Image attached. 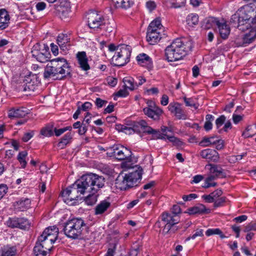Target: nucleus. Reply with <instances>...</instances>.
<instances>
[{"instance_id":"obj_1","label":"nucleus","mask_w":256,"mask_h":256,"mask_svg":"<svg viewBox=\"0 0 256 256\" xmlns=\"http://www.w3.org/2000/svg\"><path fill=\"white\" fill-rule=\"evenodd\" d=\"M105 179L102 176L90 173L83 175L80 180L76 182V188H78L81 194L89 193L84 199L88 205L92 206L97 201V192L104 185Z\"/></svg>"},{"instance_id":"obj_2","label":"nucleus","mask_w":256,"mask_h":256,"mask_svg":"<svg viewBox=\"0 0 256 256\" xmlns=\"http://www.w3.org/2000/svg\"><path fill=\"white\" fill-rule=\"evenodd\" d=\"M70 66L64 58H57L50 60L44 68V78L48 79L55 77L54 79L62 80L71 78Z\"/></svg>"},{"instance_id":"obj_3","label":"nucleus","mask_w":256,"mask_h":256,"mask_svg":"<svg viewBox=\"0 0 256 256\" xmlns=\"http://www.w3.org/2000/svg\"><path fill=\"white\" fill-rule=\"evenodd\" d=\"M136 169L124 176L120 174L115 180L116 186L120 190H126L127 188L137 186L136 182L140 180L142 176V168L136 166Z\"/></svg>"},{"instance_id":"obj_4","label":"nucleus","mask_w":256,"mask_h":256,"mask_svg":"<svg viewBox=\"0 0 256 256\" xmlns=\"http://www.w3.org/2000/svg\"><path fill=\"white\" fill-rule=\"evenodd\" d=\"M86 224L81 218H74L68 220L64 226L63 230L68 238L73 240L80 238L83 235Z\"/></svg>"},{"instance_id":"obj_5","label":"nucleus","mask_w":256,"mask_h":256,"mask_svg":"<svg viewBox=\"0 0 256 256\" xmlns=\"http://www.w3.org/2000/svg\"><path fill=\"white\" fill-rule=\"evenodd\" d=\"M186 48L180 38L175 39L165 50V54L168 62H174L181 59L186 54Z\"/></svg>"},{"instance_id":"obj_6","label":"nucleus","mask_w":256,"mask_h":256,"mask_svg":"<svg viewBox=\"0 0 256 256\" xmlns=\"http://www.w3.org/2000/svg\"><path fill=\"white\" fill-rule=\"evenodd\" d=\"M108 152L110 156H114L118 160H126L123 162L122 166L127 168L130 167V164H128L132 161V152L120 144L114 145L108 149Z\"/></svg>"},{"instance_id":"obj_7","label":"nucleus","mask_w":256,"mask_h":256,"mask_svg":"<svg viewBox=\"0 0 256 256\" xmlns=\"http://www.w3.org/2000/svg\"><path fill=\"white\" fill-rule=\"evenodd\" d=\"M40 84L38 77L36 74H30L25 76L22 84L20 86V89L22 90L26 95H30L34 92Z\"/></svg>"},{"instance_id":"obj_8","label":"nucleus","mask_w":256,"mask_h":256,"mask_svg":"<svg viewBox=\"0 0 256 256\" xmlns=\"http://www.w3.org/2000/svg\"><path fill=\"white\" fill-rule=\"evenodd\" d=\"M240 12L241 18L246 23L245 26L249 24L250 28V22L256 24V8L247 6L245 7L244 10L240 11Z\"/></svg>"},{"instance_id":"obj_9","label":"nucleus","mask_w":256,"mask_h":256,"mask_svg":"<svg viewBox=\"0 0 256 256\" xmlns=\"http://www.w3.org/2000/svg\"><path fill=\"white\" fill-rule=\"evenodd\" d=\"M40 46L38 44L34 46L31 52L32 56L40 62H45L50 60L48 46H46L47 49L45 50V52H40Z\"/></svg>"},{"instance_id":"obj_10","label":"nucleus","mask_w":256,"mask_h":256,"mask_svg":"<svg viewBox=\"0 0 256 256\" xmlns=\"http://www.w3.org/2000/svg\"><path fill=\"white\" fill-rule=\"evenodd\" d=\"M128 126H130L131 130L133 132L140 134L143 132L146 134H150L152 128L148 126L146 122L144 120H140V121H134Z\"/></svg>"},{"instance_id":"obj_11","label":"nucleus","mask_w":256,"mask_h":256,"mask_svg":"<svg viewBox=\"0 0 256 256\" xmlns=\"http://www.w3.org/2000/svg\"><path fill=\"white\" fill-rule=\"evenodd\" d=\"M148 104V107L145 108L143 109L144 114L152 120H158L162 113V110L158 107L155 106V104L152 101L150 102Z\"/></svg>"},{"instance_id":"obj_12","label":"nucleus","mask_w":256,"mask_h":256,"mask_svg":"<svg viewBox=\"0 0 256 256\" xmlns=\"http://www.w3.org/2000/svg\"><path fill=\"white\" fill-rule=\"evenodd\" d=\"M88 26L90 28H98L101 27L104 21V18L97 12H92L88 16Z\"/></svg>"},{"instance_id":"obj_13","label":"nucleus","mask_w":256,"mask_h":256,"mask_svg":"<svg viewBox=\"0 0 256 256\" xmlns=\"http://www.w3.org/2000/svg\"><path fill=\"white\" fill-rule=\"evenodd\" d=\"M58 234V228L54 226V228L50 230L49 228H46L44 230L40 236H39L38 240L40 242H42L48 240L50 241V244H52L56 241Z\"/></svg>"},{"instance_id":"obj_14","label":"nucleus","mask_w":256,"mask_h":256,"mask_svg":"<svg viewBox=\"0 0 256 256\" xmlns=\"http://www.w3.org/2000/svg\"><path fill=\"white\" fill-rule=\"evenodd\" d=\"M6 223L7 225L12 228H18L22 230H26L30 227L28 220L24 218H10Z\"/></svg>"},{"instance_id":"obj_15","label":"nucleus","mask_w":256,"mask_h":256,"mask_svg":"<svg viewBox=\"0 0 256 256\" xmlns=\"http://www.w3.org/2000/svg\"><path fill=\"white\" fill-rule=\"evenodd\" d=\"M74 184H76V182L69 188L61 192L62 196L64 198V200L67 204L78 198V196H73L76 192H80L78 188H76V187L74 186Z\"/></svg>"},{"instance_id":"obj_16","label":"nucleus","mask_w":256,"mask_h":256,"mask_svg":"<svg viewBox=\"0 0 256 256\" xmlns=\"http://www.w3.org/2000/svg\"><path fill=\"white\" fill-rule=\"evenodd\" d=\"M243 21L244 20L241 18V14L240 12H236L232 15L230 20V23L234 26L238 28L242 31H244L249 28V24L245 26L246 23Z\"/></svg>"},{"instance_id":"obj_17","label":"nucleus","mask_w":256,"mask_h":256,"mask_svg":"<svg viewBox=\"0 0 256 256\" xmlns=\"http://www.w3.org/2000/svg\"><path fill=\"white\" fill-rule=\"evenodd\" d=\"M44 244L45 241L40 242L38 240L34 248L35 256H46L48 252L50 250L51 246H45Z\"/></svg>"},{"instance_id":"obj_18","label":"nucleus","mask_w":256,"mask_h":256,"mask_svg":"<svg viewBox=\"0 0 256 256\" xmlns=\"http://www.w3.org/2000/svg\"><path fill=\"white\" fill-rule=\"evenodd\" d=\"M162 38L160 32L154 29L147 30L146 40L150 44H154Z\"/></svg>"},{"instance_id":"obj_19","label":"nucleus","mask_w":256,"mask_h":256,"mask_svg":"<svg viewBox=\"0 0 256 256\" xmlns=\"http://www.w3.org/2000/svg\"><path fill=\"white\" fill-rule=\"evenodd\" d=\"M28 114V110L24 107L18 108H12L8 112L10 118H22Z\"/></svg>"},{"instance_id":"obj_20","label":"nucleus","mask_w":256,"mask_h":256,"mask_svg":"<svg viewBox=\"0 0 256 256\" xmlns=\"http://www.w3.org/2000/svg\"><path fill=\"white\" fill-rule=\"evenodd\" d=\"M76 58L82 70L86 71L90 69L85 52H78L76 54Z\"/></svg>"},{"instance_id":"obj_21","label":"nucleus","mask_w":256,"mask_h":256,"mask_svg":"<svg viewBox=\"0 0 256 256\" xmlns=\"http://www.w3.org/2000/svg\"><path fill=\"white\" fill-rule=\"evenodd\" d=\"M10 16L5 9H0V30L7 28L10 24Z\"/></svg>"},{"instance_id":"obj_22","label":"nucleus","mask_w":256,"mask_h":256,"mask_svg":"<svg viewBox=\"0 0 256 256\" xmlns=\"http://www.w3.org/2000/svg\"><path fill=\"white\" fill-rule=\"evenodd\" d=\"M31 201L29 198L21 199L19 201L14 203V209L15 210L24 212L28 210L30 206Z\"/></svg>"},{"instance_id":"obj_23","label":"nucleus","mask_w":256,"mask_h":256,"mask_svg":"<svg viewBox=\"0 0 256 256\" xmlns=\"http://www.w3.org/2000/svg\"><path fill=\"white\" fill-rule=\"evenodd\" d=\"M210 212V210L209 208H206L204 204H198L196 206L188 208V212H185L184 213L194 214H209Z\"/></svg>"},{"instance_id":"obj_24","label":"nucleus","mask_w":256,"mask_h":256,"mask_svg":"<svg viewBox=\"0 0 256 256\" xmlns=\"http://www.w3.org/2000/svg\"><path fill=\"white\" fill-rule=\"evenodd\" d=\"M116 50V54L120 55V56L124 57L125 58L130 59L132 52L130 46L125 44L119 45L117 46Z\"/></svg>"},{"instance_id":"obj_25","label":"nucleus","mask_w":256,"mask_h":256,"mask_svg":"<svg viewBox=\"0 0 256 256\" xmlns=\"http://www.w3.org/2000/svg\"><path fill=\"white\" fill-rule=\"evenodd\" d=\"M206 166H210L209 170L210 173L215 174L214 176L216 177L226 178V176L224 170L220 165L210 164Z\"/></svg>"},{"instance_id":"obj_26","label":"nucleus","mask_w":256,"mask_h":256,"mask_svg":"<svg viewBox=\"0 0 256 256\" xmlns=\"http://www.w3.org/2000/svg\"><path fill=\"white\" fill-rule=\"evenodd\" d=\"M110 206V203L106 200H102L95 208V214H101L104 213Z\"/></svg>"},{"instance_id":"obj_27","label":"nucleus","mask_w":256,"mask_h":256,"mask_svg":"<svg viewBox=\"0 0 256 256\" xmlns=\"http://www.w3.org/2000/svg\"><path fill=\"white\" fill-rule=\"evenodd\" d=\"M220 36L223 39L226 38L230 33V27L225 23H221L219 22V24L217 26Z\"/></svg>"},{"instance_id":"obj_28","label":"nucleus","mask_w":256,"mask_h":256,"mask_svg":"<svg viewBox=\"0 0 256 256\" xmlns=\"http://www.w3.org/2000/svg\"><path fill=\"white\" fill-rule=\"evenodd\" d=\"M220 21L214 17L206 18L202 23V27L204 29H209L214 26H218Z\"/></svg>"},{"instance_id":"obj_29","label":"nucleus","mask_w":256,"mask_h":256,"mask_svg":"<svg viewBox=\"0 0 256 256\" xmlns=\"http://www.w3.org/2000/svg\"><path fill=\"white\" fill-rule=\"evenodd\" d=\"M116 28V24L114 22L112 21L111 22L107 21L103 22L101 27L100 28L104 31L106 32L109 34H114V31Z\"/></svg>"},{"instance_id":"obj_30","label":"nucleus","mask_w":256,"mask_h":256,"mask_svg":"<svg viewBox=\"0 0 256 256\" xmlns=\"http://www.w3.org/2000/svg\"><path fill=\"white\" fill-rule=\"evenodd\" d=\"M70 38L66 34H60L57 38L56 42L60 49L65 50L66 49V44L69 42Z\"/></svg>"},{"instance_id":"obj_31","label":"nucleus","mask_w":256,"mask_h":256,"mask_svg":"<svg viewBox=\"0 0 256 256\" xmlns=\"http://www.w3.org/2000/svg\"><path fill=\"white\" fill-rule=\"evenodd\" d=\"M112 60L114 66H122L126 64L130 61V59L125 58L124 57L120 56V55L116 54L113 56Z\"/></svg>"},{"instance_id":"obj_32","label":"nucleus","mask_w":256,"mask_h":256,"mask_svg":"<svg viewBox=\"0 0 256 256\" xmlns=\"http://www.w3.org/2000/svg\"><path fill=\"white\" fill-rule=\"evenodd\" d=\"M162 220L166 222V224L170 223H178L179 220L176 219V216L167 212H164L162 214Z\"/></svg>"},{"instance_id":"obj_33","label":"nucleus","mask_w":256,"mask_h":256,"mask_svg":"<svg viewBox=\"0 0 256 256\" xmlns=\"http://www.w3.org/2000/svg\"><path fill=\"white\" fill-rule=\"evenodd\" d=\"M256 38V32L252 30L249 33L246 34L242 38V46H246V44L252 43Z\"/></svg>"},{"instance_id":"obj_34","label":"nucleus","mask_w":256,"mask_h":256,"mask_svg":"<svg viewBox=\"0 0 256 256\" xmlns=\"http://www.w3.org/2000/svg\"><path fill=\"white\" fill-rule=\"evenodd\" d=\"M136 60L139 64H145L148 65V68H152V62L150 58L146 54H140L136 57Z\"/></svg>"},{"instance_id":"obj_35","label":"nucleus","mask_w":256,"mask_h":256,"mask_svg":"<svg viewBox=\"0 0 256 256\" xmlns=\"http://www.w3.org/2000/svg\"><path fill=\"white\" fill-rule=\"evenodd\" d=\"M16 248L14 246H4L2 248L1 256H15Z\"/></svg>"},{"instance_id":"obj_36","label":"nucleus","mask_w":256,"mask_h":256,"mask_svg":"<svg viewBox=\"0 0 256 256\" xmlns=\"http://www.w3.org/2000/svg\"><path fill=\"white\" fill-rule=\"evenodd\" d=\"M72 139V136L70 132H68L65 134L58 144V146L62 149L68 144H70Z\"/></svg>"},{"instance_id":"obj_37","label":"nucleus","mask_w":256,"mask_h":256,"mask_svg":"<svg viewBox=\"0 0 256 256\" xmlns=\"http://www.w3.org/2000/svg\"><path fill=\"white\" fill-rule=\"evenodd\" d=\"M198 16L196 14H188L186 19L187 24L191 27L196 25L198 22Z\"/></svg>"},{"instance_id":"obj_38","label":"nucleus","mask_w":256,"mask_h":256,"mask_svg":"<svg viewBox=\"0 0 256 256\" xmlns=\"http://www.w3.org/2000/svg\"><path fill=\"white\" fill-rule=\"evenodd\" d=\"M162 26L161 24V20L160 18H156L154 20H152L147 30L154 29L155 30L160 32Z\"/></svg>"},{"instance_id":"obj_39","label":"nucleus","mask_w":256,"mask_h":256,"mask_svg":"<svg viewBox=\"0 0 256 256\" xmlns=\"http://www.w3.org/2000/svg\"><path fill=\"white\" fill-rule=\"evenodd\" d=\"M60 6L61 8L62 7H65L66 8V10L60 9L58 10L62 12V16H64V18L68 17V14L70 12V3L66 0H62Z\"/></svg>"},{"instance_id":"obj_40","label":"nucleus","mask_w":256,"mask_h":256,"mask_svg":"<svg viewBox=\"0 0 256 256\" xmlns=\"http://www.w3.org/2000/svg\"><path fill=\"white\" fill-rule=\"evenodd\" d=\"M123 82L124 83V87L130 90H134L137 88L136 86V83L134 84V80L132 78H124L123 79Z\"/></svg>"},{"instance_id":"obj_41","label":"nucleus","mask_w":256,"mask_h":256,"mask_svg":"<svg viewBox=\"0 0 256 256\" xmlns=\"http://www.w3.org/2000/svg\"><path fill=\"white\" fill-rule=\"evenodd\" d=\"M54 127L53 124H49L45 128L42 129L40 133L46 136H50L54 134Z\"/></svg>"},{"instance_id":"obj_42","label":"nucleus","mask_w":256,"mask_h":256,"mask_svg":"<svg viewBox=\"0 0 256 256\" xmlns=\"http://www.w3.org/2000/svg\"><path fill=\"white\" fill-rule=\"evenodd\" d=\"M206 234L207 236H210L212 234H218L221 238H224L226 236L223 234L222 230L219 228H214V229H208L206 232Z\"/></svg>"},{"instance_id":"obj_43","label":"nucleus","mask_w":256,"mask_h":256,"mask_svg":"<svg viewBox=\"0 0 256 256\" xmlns=\"http://www.w3.org/2000/svg\"><path fill=\"white\" fill-rule=\"evenodd\" d=\"M27 152L26 151H22L20 152L18 156V160L20 162L22 168H24L26 164V162L25 158L27 156Z\"/></svg>"},{"instance_id":"obj_44","label":"nucleus","mask_w":256,"mask_h":256,"mask_svg":"<svg viewBox=\"0 0 256 256\" xmlns=\"http://www.w3.org/2000/svg\"><path fill=\"white\" fill-rule=\"evenodd\" d=\"M119 3H120V5L117 6L124 9H128L133 6L134 0H122L120 1Z\"/></svg>"},{"instance_id":"obj_45","label":"nucleus","mask_w":256,"mask_h":256,"mask_svg":"<svg viewBox=\"0 0 256 256\" xmlns=\"http://www.w3.org/2000/svg\"><path fill=\"white\" fill-rule=\"evenodd\" d=\"M208 153L210 154H208V160L214 162H216L218 160V154L216 150L209 149Z\"/></svg>"},{"instance_id":"obj_46","label":"nucleus","mask_w":256,"mask_h":256,"mask_svg":"<svg viewBox=\"0 0 256 256\" xmlns=\"http://www.w3.org/2000/svg\"><path fill=\"white\" fill-rule=\"evenodd\" d=\"M152 133L148 134H152L153 139H165V136H166V134H161L160 130H158L152 128Z\"/></svg>"},{"instance_id":"obj_47","label":"nucleus","mask_w":256,"mask_h":256,"mask_svg":"<svg viewBox=\"0 0 256 256\" xmlns=\"http://www.w3.org/2000/svg\"><path fill=\"white\" fill-rule=\"evenodd\" d=\"M212 138H213V137H204L202 140L200 142V144L203 146H208L211 144H216V142H214V141L212 142L210 140Z\"/></svg>"},{"instance_id":"obj_48","label":"nucleus","mask_w":256,"mask_h":256,"mask_svg":"<svg viewBox=\"0 0 256 256\" xmlns=\"http://www.w3.org/2000/svg\"><path fill=\"white\" fill-rule=\"evenodd\" d=\"M226 120V118L224 116L222 115L219 118H218L216 120V128L220 129V126L224 123Z\"/></svg>"},{"instance_id":"obj_49","label":"nucleus","mask_w":256,"mask_h":256,"mask_svg":"<svg viewBox=\"0 0 256 256\" xmlns=\"http://www.w3.org/2000/svg\"><path fill=\"white\" fill-rule=\"evenodd\" d=\"M166 136L169 141L172 142L174 145L178 146H180L182 145V142L177 138L174 136Z\"/></svg>"},{"instance_id":"obj_50","label":"nucleus","mask_w":256,"mask_h":256,"mask_svg":"<svg viewBox=\"0 0 256 256\" xmlns=\"http://www.w3.org/2000/svg\"><path fill=\"white\" fill-rule=\"evenodd\" d=\"M186 0H174L172 2V7L174 8H179L184 6Z\"/></svg>"},{"instance_id":"obj_51","label":"nucleus","mask_w":256,"mask_h":256,"mask_svg":"<svg viewBox=\"0 0 256 256\" xmlns=\"http://www.w3.org/2000/svg\"><path fill=\"white\" fill-rule=\"evenodd\" d=\"M116 248V244L112 243L110 244L107 252L105 256H114Z\"/></svg>"},{"instance_id":"obj_52","label":"nucleus","mask_w":256,"mask_h":256,"mask_svg":"<svg viewBox=\"0 0 256 256\" xmlns=\"http://www.w3.org/2000/svg\"><path fill=\"white\" fill-rule=\"evenodd\" d=\"M127 88L124 87V89L120 90L116 94V96L119 97H126L128 94Z\"/></svg>"},{"instance_id":"obj_53","label":"nucleus","mask_w":256,"mask_h":256,"mask_svg":"<svg viewBox=\"0 0 256 256\" xmlns=\"http://www.w3.org/2000/svg\"><path fill=\"white\" fill-rule=\"evenodd\" d=\"M226 197H221L216 200H214V208H218L220 206L222 205L226 202Z\"/></svg>"},{"instance_id":"obj_54","label":"nucleus","mask_w":256,"mask_h":256,"mask_svg":"<svg viewBox=\"0 0 256 256\" xmlns=\"http://www.w3.org/2000/svg\"><path fill=\"white\" fill-rule=\"evenodd\" d=\"M8 190V188L6 184H2L0 185V200L6 194Z\"/></svg>"},{"instance_id":"obj_55","label":"nucleus","mask_w":256,"mask_h":256,"mask_svg":"<svg viewBox=\"0 0 256 256\" xmlns=\"http://www.w3.org/2000/svg\"><path fill=\"white\" fill-rule=\"evenodd\" d=\"M174 113L175 114L176 116L178 119L184 118V115L183 114V112L182 108H180V104L178 106V107Z\"/></svg>"},{"instance_id":"obj_56","label":"nucleus","mask_w":256,"mask_h":256,"mask_svg":"<svg viewBox=\"0 0 256 256\" xmlns=\"http://www.w3.org/2000/svg\"><path fill=\"white\" fill-rule=\"evenodd\" d=\"M172 214L176 216L181 212V208L180 206L177 204H174L172 208Z\"/></svg>"},{"instance_id":"obj_57","label":"nucleus","mask_w":256,"mask_h":256,"mask_svg":"<svg viewBox=\"0 0 256 256\" xmlns=\"http://www.w3.org/2000/svg\"><path fill=\"white\" fill-rule=\"evenodd\" d=\"M34 136V131H31L25 133L22 138V140L24 142H27L30 140Z\"/></svg>"},{"instance_id":"obj_58","label":"nucleus","mask_w":256,"mask_h":256,"mask_svg":"<svg viewBox=\"0 0 256 256\" xmlns=\"http://www.w3.org/2000/svg\"><path fill=\"white\" fill-rule=\"evenodd\" d=\"M251 230H256V224H250L246 226L244 230V232H248Z\"/></svg>"},{"instance_id":"obj_59","label":"nucleus","mask_w":256,"mask_h":256,"mask_svg":"<svg viewBox=\"0 0 256 256\" xmlns=\"http://www.w3.org/2000/svg\"><path fill=\"white\" fill-rule=\"evenodd\" d=\"M171 224L170 223L166 224L162 231V234L166 235L170 234Z\"/></svg>"},{"instance_id":"obj_60","label":"nucleus","mask_w":256,"mask_h":256,"mask_svg":"<svg viewBox=\"0 0 256 256\" xmlns=\"http://www.w3.org/2000/svg\"><path fill=\"white\" fill-rule=\"evenodd\" d=\"M198 197V196L194 194H191L189 195H184L182 197L184 201L190 200L192 199L196 198Z\"/></svg>"},{"instance_id":"obj_61","label":"nucleus","mask_w":256,"mask_h":256,"mask_svg":"<svg viewBox=\"0 0 256 256\" xmlns=\"http://www.w3.org/2000/svg\"><path fill=\"white\" fill-rule=\"evenodd\" d=\"M108 102L106 100H102L101 98H98L96 100V104L98 108H102V106Z\"/></svg>"},{"instance_id":"obj_62","label":"nucleus","mask_w":256,"mask_h":256,"mask_svg":"<svg viewBox=\"0 0 256 256\" xmlns=\"http://www.w3.org/2000/svg\"><path fill=\"white\" fill-rule=\"evenodd\" d=\"M210 194H212L214 199L215 200L216 198L222 195V191L220 189H217Z\"/></svg>"},{"instance_id":"obj_63","label":"nucleus","mask_w":256,"mask_h":256,"mask_svg":"<svg viewBox=\"0 0 256 256\" xmlns=\"http://www.w3.org/2000/svg\"><path fill=\"white\" fill-rule=\"evenodd\" d=\"M87 130V127L84 122L82 123V126L78 129V134L80 135H82L86 133Z\"/></svg>"},{"instance_id":"obj_64","label":"nucleus","mask_w":256,"mask_h":256,"mask_svg":"<svg viewBox=\"0 0 256 256\" xmlns=\"http://www.w3.org/2000/svg\"><path fill=\"white\" fill-rule=\"evenodd\" d=\"M108 84L112 86H114L117 84V79L112 77H109L107 79Z\"/></svg>"}]
</instances>
